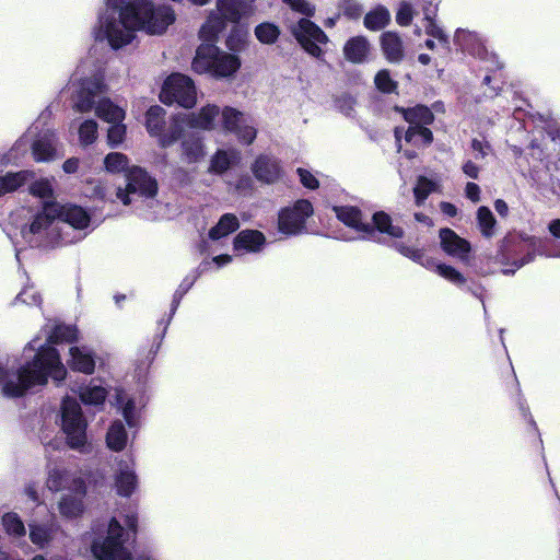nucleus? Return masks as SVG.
<instances>
[{
  "instance_id": "f257e3e1",
  "label": "nucleus",
  "mask_w": 560,
  "mask_h": 560,
  "mask_svg": "<svg viewBox=\"0 0 560 560\" xmlns=\"http://www.w3.org/2000/svg\"><path fill=\"white\" fill-rule=\"evenodd\" d=\"M109 4L115 7L116 1L109 0ZM108 10L110 13L100 20L96 37L106 38L115 49L129 44L139 30L151 35L163 34L176 19L171 7H154L149 0H124L118 12L115 8Z\"/></svg>"
},
{
  "instance_id": "f03ea898",
  "label": "nucleus",
  "mask_w": 560,
  "mask_h": 560,
  "mask_svg": "<svg viewBox=\"0 0 560 560\" xmlns=\"http://www.w3.org/2000/svg\"><path fill=\"white\" fill-rule=\"evenodd\" d=\"M66 374L67 371L56 349L47 346L42 347L32 362L23 365L16 374L9 375L0 366V383H2L3 395L19 397L35 385L46 384L48 376L55 381H61Z\"/></svg>"
},
{
  "instance_id": "7ed1b4c3",
  "label": "nucleus",
  "mask_w": 560,
  "mask_h": 560,
  "mask_svg": "<svg viewBox=\"0 0 560 560\" xmlns=\"http://www.w3.org/2000/svg\"><path fill=\"white\" fill-rule=\"evenodd\" d=\"M71 89L73 90L72 101L75 110L88 113L94 107L96 116L108 124L122 122L125 119V109L114 104L109 98L94 102V97L105 89L101 75L83 80L78 85L72 83Z\"/></svg>"
},
{
  "instance_id": "20e7f679",
  "label": "nucleus",
  "mask_w": 560,
  "mask_h": 560,
  "mask_svg": "<svg viewBox=\"0 0 560 560\" xmlns=\"http://www.w3.org/2000/svg\"><path fill=\"white\" fill-rule=\"evenodd\" d=\"M242 66L237 55L219 49L212 44H202L196 50L191 68L199 74L217 79L233 78Z\"/></svg>"
},
{
  "instance_id": "39448f33",
  "label": "nucleus",
  "mask_w": 560,
  "mask_h": 560,
  "mask_svg": "<svg viewBox=\"0 0 560 560\" xmlns=\"http://www.w3.org/2000/svg\"><path fill=\"white\" fill-rule=\"evenodd\" d=\"M219 115L220 108L217 105L207 104L198 112L175 116L167 132L161 137L160 145L166 148L175 143L180 138L184 126L201 130L214 129Z\"/></svg>"
},
{
  "instance_id": "423d86ee",
  "label": "nucleus",
  "mask_w": 560,
  "mask_h": 560,
  "mask_svg": "<svg viewBox=\"0 0 560 560\" xmlns=\"http://www.w3.org/2000/svg\"><path fill=\"white\" fill-rule=\"evenodd\" d=\"M61 429L67 444L73 450H82L86 443V421L81 407L73 398H65L61 405Z\"/></svg>"
},
{
  "instance_id": "0eeeda50",
  "label": "nucleus",
  "mask_w": 560,
  "mask_h": 560,
  "mask_svg": "<svg viewBox=\"0 0 560 560\" xmlns=\"http://www.w3.org/2000/svg\"><path fill=\"white\" fill-rule=\"evenodd\" d=\"M160 100L166 105L176 103L182 107L192 108L197 104V88L189 77L173 73L164 81Z\"/></svg>"
},
{
  "instance_id": "6e6552de",
  "label": "nucleus",
  "mask_w": 560,
  "mask_h": 560,
  "mask_svg": "<svg viewBox=\"0 0 560 560\" xmlns=\"http://www.w3.org/2000/svg\"><path fill=\"white\" fill-rule=\"evenodd\" d=\"M301 47L311 56L320 58L324 55L323 45L328 43V36L323 30L308 19H300L290 27Z\"/></svg>"
},
{
  "instance_id": "1a4fd4ad",
  "label": "nucleus",
  "mask_w": 560,
  "mask_h": 560,
  "mask_svg": "<svg viewBox=\"0 0 560 560\" xmlns=\"http://www.w3.org/2000/svg\"><path fill=\"white\" fill-rule=\"evenodd\" d=\"M156 182L140 167H132L128 173V184L126 190L117 188L116 197L124 205H129L133 200V196L153 197L156 194Z\"/></svg>"
},
{
  "instance_id": "9d476101",
  "label": "nucleus",
  "mask_w": 560,
  "mask_h": 560,
  "mask_svg": "<svg viewBox=\"0 0 560 560\" xmlns=\"http://www.w3.org/2000/svg\"><path fill=\"white\" fill-rule=\"evenodd\" d=\"M121 533L122 527L113 518L105 540L93 545L92 550L97 560H131L130 553L122 547Z\"/></svg>"
},
{
  "instance_id": "9b49d317",
  "label": "nucleus",
  "mask_w": 560,
  "mask_h": 560,
  "mask_svg": "<svg viewBox=\"0 0 560 560\" xmlns=\"http://www.w3.org/2000/svg\"><path fill=\"white\" fill-rule=\"evenodd\" d=\"M46 487L54 492L68 489L74 494L85 495L83 479L58 464L48 466Z\"/></svg>"
},
{
  "instance_id": "f8f14e48",
  "label": "nucleus",
  "mask_w": 560,
  "mask_h": 560,
  "mask_svg": "<svg viewBox=\"0 0 560 560\" xmlns=\"http://www.w3.org/2000/svg\"><path fill=\"white\" fill-rule=\"evenodd\" d=\"M313 214V206L308 200H298L292 208H285L279 213L278 226L280 232L293 235L300 233L305 221Z\"/></svg>"
},
{
  "instance_id": "ddd939ff",
  "label": "nucleus",
  "mask_w": 560,
  "mask_h": 560,
  "mask_svg": "<svg viewBox=\"0 0 560 560\" xmlns=\"http://www.w3.org/2000/svg\"><path fill=\"white\" fill-rule=\"evenodd\" d=\"M58 202H46L43 211L39 212L30 226L22 230L23 237L28 242H34L35 235H40L45 232L58 215Z\"/></svg>"
},
{
  "instance_id": "4468645a",
  "label": "nucleus",
  "mask_w": 560,
  "mask_h": 560,
  "mask_svg": "<svg viewBox=\"0 0 560 560\" xmlns=\"http://www.w3.org/2000/svg\"><path fill=\"white\" fill-rule=\"evenodd\" d=\"M255 13V5L243 0H217L218 19L228 22H237Z\"/></svg>"
},
{
  "instance_id": "2eb2a0df",
  "label": "nucleus",
  "mask_w": 560,
  "mask_h": 560,
  "mask_svg": "<svg viewBox=\"0 0 560 560\" xmlns=\"http://www.w3.org/2000/svg\"><path fill=\"white\" fill-rule=\"evenodd\" d=\"M441 246L443 250L458 259L465 260L470 252V244L458 236L451 229H442L440 231Z\"/></svg>"
},
{
  "instance_id": "dca6fc26",
  "label": "nucleus",
  "mask_w": 560,
  "mask_h": 560,
  "mask_svg": "<svg viewBox=\"0 0 560 560\" xmlns=\"http://www.w3.org/2000/svg\"><path fill=\"white\" fill-rule=\"evenodd\" d=\"M380 45L387 61L399 63L404 59L405 45L397 33L392 31L383 33L380 37Z\"/></svg>"
},
{
  "instance_id": "f3484780",
  "label": "nucleus",
  "mask_w": 560,
  "mask_h": 560,
  "mask_svg": "<svg viewBox=\"0 0 560 560\" xmlns=\"http://www.w3.org/2000/svg\"><path fill=\"white\" fill-rule=\"evenodd\" d=\"M58 210L57 219L67 223L68 228L82 230L89 226L90 217L83 208L72 205L62 206L58 203Z\"/></svg>"
},
{
  "instance_id": "a211bd4d",
  "label": "nucleus",
  "mask_w": 560,
  "mask_h": 560,
  "mask_svg": "<svg viewBox=\"0 0 560 560\" xmlns=\"http://www.w3.org/2000/svg\"><path fill=\"white\" fill-rule=\"evenodd\" d=\"M252 170L255 177L264 183H273L281 176V168L278 162L266 155L257 158Z\"/></svg>"
},
{
  "instance_id": "6ab92c4d",
  "label": "nucleus",
  "mask_w": 560,
  "mask_h": 560,
  "mask_svg": "<svg viewBox=\"0 0 560 560\" xmlns=\"http://www.w3.org/2000/svg\"><path fill=\"white\" fill-rule=\"evenodd\" d=\"M371 50L370 42L364 36H354L348 39L343 46L345 58L352 63H362L366 60Z\"/></svg>"
},
{
  "instance_id": "aec40b11",
  "label": "nucleus",
  "mask_w": 560,
  "mask_h": 560,
  "mask_svg": "<svg viewBox=\"0 0 560 560\" xmlns=\"http://www.w3.org/2000/svg\"><path fill=\"white\" fill-rule=\"evenodd\" d=\"M334 211L337 218L346 225L357 230L358 232L372 234L373 229L361 220V211L351 206L335 207Z\"/></svg>"
},
{
  "instance_id": "412c9836",
  "label": "nucleus",
  "mask_w": 560,
  "mask_h": 560,
  "mask_svg": "<svg viewBox=\"0 0 560 560\" xmlns=\"http://www.w3.org/2000/svg\"><path fill=\"white\" fill-rule=\"evenodd\" d=\"M137 487V476L127 463H120L115 476V488L119 495L129 497Z\"/></svg>"
},
{
  "instance_id": "4be33fe9",
  "label": "nucleus",
  "mask_w": 560,
  "mask_h": 560,
  "mask_svg": "<svg viewBox=\"0 0 560 560\" xmlns=\"http://www.w3.org/2000/svg\"><path fill=\"white\" fill-rule=\"evenodd\" d=\"M70 359L68 364L72 370L91 374L95 368V361L90 351L84 348L71 347L69 350Z\"/></svg>"
},
{
  "instance_id": "5701e85b",
  "label": "nucleus",
  "mask_w": 560,
  "mask_h": 560,
  "mask_svg": "<svg viewBox=\"0 0 560 560\" xmlns=\"http://www.w3.org/2000/svg\"><path fill=\"white\" fill-rule=\"evenodd\" d=\"M32 152L37 162L54 160L57 155L55 136L52 133H45L40 139L34 142Z\"/></svg>"
},
{
  "instance_id": "b1692460",
  "label": "nucleus",
  "mask_w": 560,
  "mask_h": 560,
  "mask_svg": "<svg viewBox=\"0 0 560 560\" xmlns=\"http://www.w3.org/2000/svg\"><path fill=\"white\" fill-rule=\"evenodd\" d=\"M240 159V152L236 150H218L211 158L209 171L222 174Z\"/></svg>"
},
{
  "instance_id": "393cba45",
  "label": "nucleus",
  "mask_w": 560,
  "mask_h": 560,
  "mask_svg": "<svg viewBox=\"0 0 560 560\" xmlns=\"http://www.w3.org/2000/svg\"><path fill=\"white\" fill-rule=\"evenodd\" d=\"M265 243L262 233L253 230H245L237 234L234 241L235 249H246L249 252H257Z\"/></svg>"
},
{
  "instance_id": "a878e982",
  "label": "nucleus",
  "mask_w": 560,
  "mask_h": 560,
  "mask_svg": "<svg viewBox=\"0 0 560 560\" xmlns=\"http://www.w3.org/2000/svg\"><path fill=\"white\" fill-rule=\"evenodd\" d=\"M205 156L203 144L200 138H188L182 142V159L191 164L201 161Z\"/></svg>"
},
{
  "instance_id": "bb28decb",
  "label": "nucleus",
  "mask_w": 560,
  "mask_h": 560,
  "mask_svg": "<svg viewBox=\"0 0 560 560\" xmlns=\"http://www.w3.org/2000/svg\"><path fill=\"white\" fill-rule=\"evenodd\" d=\"M240 226L238 219L232 213L223 214L217 225L209 231V237L213 241L220 240L236 231Z\"/></svg>"
},
{
  "instance_id": "cd10ccee",
  "label": "nucleus",
  "mask_w": 560,
  "mask_h": 560,
  "mask_svg": "<svg viewBox=\"0 0 560 560\" xmlns=\"http://www.w3.org/2000/svg\"><path fill=\"white\" fill-rule=\"evenodd\" d=\"M389 21V11L385 7L378 5L365 14L363 23L370 31H380L387 26Z\"/></svg>"
},
{
  "instance_id": "c85d7f7f",
  "label": "nucleus",
  "mask_w": 560,
  "mask_h": 560,
  "mask_svg": "<svg viewBox=\"0 0 560 560\" xmlns=\"http://www.w3.org/2000/svg\"><path fill=\"white\" fill-rule=\"evenodd\" d=\"M373 223L378 232L385 233L393 238L404 236L402 228L393 224L392 218L384 211H378L373 214Z\"/></svg>"
},
{
  "instance_id": "c756f323",
  "label": "nucleus",
  "mask_w": 560,
  "mask_h": 560,
  "mask_svg": "<svg viewBox=\"0 0 560 560\" xmlns=\"http://www.w3.org/2000/svg\"><path fill=\"white\" fill-rule=\"evenodd\" d=\"M165 110L161 106H151L145 115V127L151 136H158L159 140L165 133H161L164 126Z\"/></svg>"
},
{
  "instance_id": "7c9ffc66",
  "label": "nucleus",
  "mask_w": 560,
  "mask_h": 560,
  "mask_svg": "<svg viewBox=\"0 0 560 560\" xmlns=\"http://www.w3.org/2000/svg\"><path fill=\"white\" fill-rule=\"evenodd\" d=\"M127 442V433L121 422H114L106 434L107 446L115 452L125 448Z\"/></svg>"
},
{
  "instance_id": "2f4dec72",
  "label": "nucleus",
  "mask_w": 560,
  "mask_h": 560,
  "mask_svg": "<svg viewBox=\"0 0 560 560\" xmlns=\"http://www.w3.org/2000/svg\"><path fill=\"white\" fill-rule=\"evenodd\" d=\"M30 176L31 173L27 171L8 173L4 176H0V196L16 190L24 185Z\"/></svg>"
},
{
  "instance_id": "473e14b6",
  "label": "nucleus",
  "mask_w": 560,
  "mask_h": 560,
  "mask_svg": "<svg viewBox=\"0 0 560 560\" xmlns=\"http://www.w3.org/2000/svg\"><path fill=\"white\" fill-rule=\"evenodd\" d=\"M404 117L410 124V127L429 125L433 121V114L425 106H416L404 109Z\"/></svg>"
},
{
  "instance_id": "72a5a7b5",
  "label": "nucleus",
  "mask_w": 560,
  "mask_h": 560,
  "mask_svg": "<svg viewBox=\"0 0 560 560\" xmlns=\"http://www.w3.org/2000/svg\"><path fill=\"white\" fill-rule=\"evenodd\" d=\"M84 495H65L59 502V512L62 516L73 518L83 512L82 498Z\"/></svg>"
},
{
  "instance_id": "f704fd0d",
  "label": "nucleus",
  "mask_w": 560,
  "mask_h": 560,
  "mask_svg": "<svg viewBox=\"0 0 560 560\" xmlns=\"http://www.w3.org/2000/svg\"><path fill=\"white\" fill-rule=\"evenodd\" d=\"M79 396L86 405H101L105 401L107 390L101 385L91 383L80 388Z\"/></svg>"
},
{
  "instance_id": "c9c22d12",
  "label": "nucleus",
  "mask_w": 560,
  "mask_h": 560,
  "mask_svg": "<svg viewBox=\"0 0 560 560\" xmlns=\"http://www.w3.org/2000/svg\"><path fill=\"white\" fill-rule=\"evenodd\" d=\"M222 125L223 128L229 132H235L238 130L240 125H242L246 117L244 114L233 107H224L221 112Z\"/></svg>"
},
{
  "instance_id": "e433bc0d",
  "label": "nucleus",
  "mask_w": 560,
  "mask_h": 560,
  "mask_svg": "<svg viewBox=\"0 0 560 560\" xmlns=\"http://www.w3.org/2000/svg\"><path fill=\"white\" fill-rule=\"evenodd\" d=\"M477 222L485 237H491L494 234L493 229L497 221L488 207L482 206L477 210Z\"/></svg>"
},
{
  "instance_id": "4c0bfd02",
  "label": "nucleus",
  "mask_w": 560,
  "mask_h": 560,
  "mask_svg": "<svg viewBox=\"0 0 560 560\" xmlns=\"http://www.w3.org/2000/svg\"><path fill=\"white\" fill-rule=\"evenodd\" d=\"M435 10L424 9V20L427 22L424 28L425 33L438 39L442 45L448 48V37L445 32L435 23L431 15H434Z\"/></svg>"
},
{
  "instance_id": "58836bf2",
  "label": "nucleus",
  "mask_w": 560,
  "mask_h": 560,
  "mask_svg": "<svg viewBox=\"0 0 560 560\" xmlns=\"http://www.w3.org/2000/svg\"><path fill=\"white\" fill-rule=\"evenodd\" d=\"M255 35L260 43L270 45L277 42L280 30L272 23H261L256 26Z\"/></svg>"
},
{
  "instance_id": "ea45409f",
  "label": "nucleus",
  "mask_w": 560,
  "mask_h": 560,
  "mask_svg": "<svg viewBox=\"0 0 560 560\" xmlns=\"http://www.w3.org/2000/svg\"><path fill=\"white\" fill-rule=\"evenodd\" d=\"M436 188H438L436 183H434L433 180H431L424 176H420L417 180L415 188H413L416 203L418 206L422 205L423 201L427 199V197L431 192L436 190Z\"/></svg>"
},
{
  "instance_id": "a19ab883",
  "label": "nucleus",
  "mask_w": 560,
  "mask_h": 560,
  "mask_svg": "<svg viewBox=\"0 0 560 560\" xmlns=\"http://www.w3.org/2000/svg\"><path fill=\"white\" fill-rule=\"evenodd\" d=\"M98 125L93 119L84 120L79 127V140L82 145H89L97 139Z\"/></svg>"
},
{
  "instance_id": "79ce46f5",
  "label": "nucleus",
  "mask_w": 560,
  "mask_h": 560,
  "mask_svg": "<svg viewBox=\"0 0 560 560\" xmlns=\"http://www.w3.org/2000/svg\"><path fill=\"white\" fill-rule=\"evenodd\" d=\"M432 132L423 126L409 127L406 131L405 139L407 142L415 144H429L432 141Z\"/></svg>"
},
{
  "instance_id": "37998d69",
  "label": "nucleus",
  "mask_w": 560,
  "mask_h": 560,
  "mask_svg": "<svg viewBox=\"0 0 560 560\" xmlns=\"http://www.w3.org/2000/svg\"><path fill=\"white\" fill-rule=\"evenodd\" d=\"M78 338V331L75 327L58 325L55 327L51 335L48 337L49 343H58V342H70L74 341Z\"/></svg>"
},
{
  "instance_id": "c03bdc74",
  "label": "nucleus",
  "mask_w": 560,
  "mask_h": 560,
  "mask_svg": "<svg viewBox=\"0 0 560 560\" xmlns=\"http://www.w3.org/2000/svg\"><path fill=\"white\" fill-rule=\"evenodd\" d=\"M128 163V158L119 152L109 153L104 159L105 168L110 173H119L127 170Z\"/></svg>"
},
{
  "instance_id": "a18cd8bd",
  "label": "nucleus",
  "mask_w": 560,
  "mask_h": 560,
  "mask_svg": "<svg viewBox=\"0 0 560 560\" xmlns=\"http://www.w3.org/2000/svg\"><path fill=\"white\" fill-rule=\"evenodd\" d=\"M454 40L456 44L470 51H475L476 45L479 43V38L476 33L458 28L455 32Z\"/></svg>"
},
{
  "instance_id": "49530a36",
  "label": "nucleus",
  "mask_w": 560,
  "mask_h": 560,
  "mask_svg": "<svg viewBox=\"0 0 560 560\" xmlns=\"http://www.w3.org/2000/svg\"><path fill=\"white\" fill-rule=\"evenodd\" d=\"M3 526L8 534L14 536H21L25 533V527L23 522L20 520L18 514L15 513H7L2 517Z\"/></svg>"
},
{
  "instance_id": "de8ad7c7",
  "label": "nucleus",
  "mask_w": 560,
  "mask_h": 560,
  "mask_svg": "<svg viewBox=\"0 0 560 560\" xmlns=\"http://www.w3.org/2000/svg\"><path fill=\"white\" fill-rule=\"evenodd\" d=\"M434 267H435V271L438 272V275L443 277L444 279L448 280L450 282H452L454 284H458V285H462L465 283L464 276L459 271H457L455 268H453L452 266L444 265V264H438V265H434Z\"/></svg>"
},
{
  "instance_id": "09e8293b",
  "label": "nucleus",
  "mask_w": 560,
  "mask_h": 560,
  "mask_svg": "<svg viewBox=\"0 0 560 560\" xmlns=\"http://www.w3.org/2000/svg\"><path fill=\"white\" fill-rule=\"evenodd\" d=\"M126 125L122 122L110 124L107 130V143L110 147H117L125 140Z\"/></svg>"
},
{
  "instance_id": "8fccbe9b",
  "label": "nucleus",
  "mask_w": 560,
  "mask_h": 560,
  "mask_svg": "<svg viewBox=\"0 0 560 560\" xmlns=\"http://www.w3.org/2000/svg\"><path fill=\"white\" fill-rule=\"evenodd\" d=\"M30 191L32 195L44 199L52 196L54 188L49 179H39L31 185Z\"/></svg>"
},
{
  "instance_id": "3c124183",
  "label": "nucleus",
  "mask_w": 560,
  "mask_h": 560,
  "mask_svg": "<svg viewBox=\"0 0 560 560\" xmlns=\"http://www.w3.org/2000/svg\"><path fill=\"white\" fill-rule=\"evenodd\" d=\"M376 88L385 93H390L396 89V82L392 80L387 70H381L374 79Z\"/></svg>"
},
{
  "instance_id": "603ef678",
  "label": "nucleus",
  "mask_w": 560,
  "mask_h": 560,
  "mask_svg": "<svg viewBox=\"0 0 560 560\" xmlns=\"http://www.w3.org/2000/svg\"><path fill=\"white\" fill-rule=\"evenodd\" d=\"M31 540L39 546L45 545L51 537V529L45 526L31 525Z\"/></svg>"
},
{
  "instance_id": "864d4df0",
  "label": "nucleus",
  "mask_w": 560,
  "mask_h": 560,
  "mask_svg": "<svg viewBox=\"0 0 560 560\" xmlns=\"http://www.w3.org/2000/svg\"><path fill=\"white\" fill-rule=\"evenodd\" d=\"M240 141L250 144L256 138L257 131L253 125H250L247 119L240 125L238 130L234 132Z\"/></svg>"
},
{
  "instance_id": "5fc2aeb1",
  "label": "nucleus",
  "mask_w": 560,
  "mask_h": 560,
  "mask_svg": "<svg viewBox=\"0 0 560 560\" xmlns=\"http://www.w3.org/2000/svg\"><path fill=\"white\" fill-rule=\"evenodd\" d=\"M293 11L306 16H313L315 7L307 0H283Z\"/></svg>"
},
{
  "instance_id": "6e6d98bb",
  "label": "nucleus",
  "mask_w": 560,
  "mask_h": 560,
  "mask_svg": "<svg viewBox=\"0 0 560 560\" xmlns=\"http://www.w3.org/2000/svg\"><path fill=\"white\" fill-rule=\"evenodd\" d=\"M117 404L121 406L122 408V416L127 423L131 427L135 424L133 418H132V411H133V402L130 399H127L125 395L121 392L117 393Z\"/></svg>"
},
{
  "instance_id": "4d7b16f0",
  "label": "nucleus",
  "mask_w": 560,
  "mask_h": 560,
  "mask_svg": "<svg viewBox=\"0 0 560 560\" xmlns=\"http://www.w3.org/2000/svg\"><path fill=\"white\" fill-rule=\"evenodd\" d=\"M341 11L350 19H359L363 12V7L357 0H343Z\"/></svg>"
},
{
  "instance_id": "13d9d810",
  "label": "nucleus",
  "mask_w": 560,
  "mask_h": 560,
  "mask_svg": "<svg viewBox=\"0 0 560 560\" xmlns=\"http://www.w3.org/2000/svg\"><path fill=\"white\" fill-rule=\"evenodd\" d=\"M413 19V9L409 3H401L396 14V22L401 26H408Z\"/></svg>"
},
{
  "instance_id": "bf43d9fd",
  "label": "nucleus",
  "mask_w": 560,
  "mask_h": 560,
  "mask_svg": "<svg viewBox=\"0 0 560 560\" xmlns=\"http://www.w3.org/2000/svg\"><path fill=\"white\" fill-rule=\"evenodd\" d=\"M298 174L302 185L308 189H316L319 186L317 178L305 168H298Z\"/></svg>"
},
{
  "instance_id": "052dcab7",
  "label": "nucleus",
  "mask_w": 560,
  "mask_h": 560,
  "mask_svg": "<svg viewBox=\"0 0 560 560\" xmlns=\"http://www.w3.org/2000/svg\"><path fill=\"white\" fill-rule=\"evenodd\" d=\"M18 300L30 305H38L40 303V296L37 292L32 288H25L19 295Z\"/></svg>"
},
{
  "instance_id": "680f3d73",
  "label": "nucleus",
  "mask_w": 560,
  "mask_h": 560,
  "mask_svg": "<svg viewBox=\"0 0 560 560\" xmlns=\"http://www.w3.org/2000/svg\"><path fill=\"white\" fill-rule=\"evenodd\" d=\"M471 148L475 152L476 159H485L490 150V145L488 142H482L480 140L474 139L471 142Z\"/></svg>"
},
{
  "instance_id": "e2e57ef3",
  "label": "nucleus",
  "mask_w": 560,
  "mask_h": 560,
  "mask_svg": "<svg viewBox=\"0 0 560 560\" xmlns=\"http://www.w3.org/2000/svg\"><path fill=\"white\" fill-rule=\"evenodd\" d=\"M465 195L472 202H478L480 200V188L475 183H467L465 187Z\"/></svg>"
},
{
  "instance_id": "0e129e2a",
  "label": "nucleus",
  "mask_w": 560,
  "mask_h": 560,
  "mask_svg": "<svg viewBox=\"0 0 560 560\" xmlns=\"http://www.w3.org/2000/svg\"><path fill=\"white\" fill-rule=\"evenodd\" d=\"M217 18L211 16V19L207 22L206 25L202 26L201 33L205 34L208 30H210L211 34H215L223 27L221 22L215 21Z\"/></svg>"
},
{
  "instance_id": "69168bd1",
  "label": "nucleus",
  "mask_w": 560,
  "mask_h": 560,
  "mask_svg": "<svg viewBox=\"0 0 560 560\" xmlns=\"http://www.w3.org/2000/svg\"><path fill=\"white\" fill-rule=\"evenodd\" d=\"M463 172L468 177L476 179V178H478V175H479V167L471 161H467L463 165Z\"/></svg>"
},
{
  "instance_id": "338daca9",
  "label": "nucleus",
  "mask_w": 560,
  "mask_h": 560,
  "mask_svg": "<svg viewBox=\"0 0 560 560\" xmlns=\"http://www.w3.org/2000/svg\"><path fill=\"white\" fill-rule=\"evenodd\" d=\"M62 168L66 173H74L78 171L79 168V160L75 159V158H72V159H68L63 165H62Z\"/></svg>"
},
{
  "instance_id": "774afa93",
  "label": "nucleus",
  "mask_w": 560,
  "mask_h": 560,
  "mask_svg": "<svg viewBox=\"0 0 560 560\" xmlns=\"http://www.w3.org/2000/svg\"><path fill=\"white\" fill-rule=\"evenodd\" d=\"M548 229L555 237H560V219L552 220Z\"/></svg>"
}]
</instances>
